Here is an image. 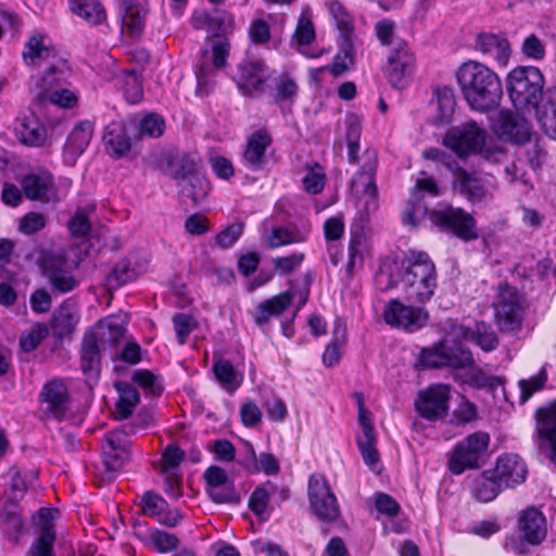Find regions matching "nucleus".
Wrapping results in <instances>:
<instances>
[{"label": "nucleus", "instance_id": "17", "mask_svg": "<svg viewBox=\"0 0 556 556\" xmlns=\"http://www.w3.org/2000/svg\"><path fill=\"white\" fill-rule=\"evenodd\" d=\"M25 197L31 201L55 203L61 201L53 175L48 170H39L25 175L21 181Z\"/></svg>", "mask_w": 556, "mask_h": 556}, {"label": "nucleus", "instance_id": "54", "mask_svg": "<svg viewBox=\"0 0 556 556\" xmlns=\"http://www.w3.org/2000/svg\"><path fill=\"white\" fill-rule=\"evenodd\" d=\"M208 33L212 36L220 37L231 34L235 29V18L226 11L216 10L211 13Z\"/></svg>", "mask_w": 556, "mask_h": 556}, {"label": "nucleus", "instance_id": "7", "mask_svg": "<svg viewBox=\"0 0 556 556\" xmlns=\"http://www.w3.org/2000/svg\"><path fill=\"white\" fill-rule=\"evenodd\" d=\"M485 139L486 131L476 122H469L451 128L443 139V144L459 157H467L470 154H478Z\"/></svg>", "mask_w": 556, "mask_h": 556}, {"label": "nucleus", "instance_id": "33", "mask_svg": "<svg viewBox=\"0 0 556 556\" xmlns=\"http://www.w3.org/2000/svg\"><path fill=\"white\" fill-rule=\"evenodd\" d=\"M105 349L98 341V337L92 331L85 334L81 342L80 361L81 370L85 375L97 377L100 371V352Z\"/></svg>", "mask_w": 556, "mask_h": 556}, {"label": "nucleus", "instance_id": "56", "mask_svg": "<svg viewBox=\"0 0 556 556\" xmlns=\"http://www.w3.org/2000/svg\"><path fill=\"white\" fill-rule=\"evenodd\" d=\"M538 118L545 130L556 138V89L548 90L546 102Z\"/></svg>", "mask_w": 556, "mask_h": 556}, {"label": "nucleus", "instance_id": "18", "mask_svg": "<svg viewBox=\"0 0 556 556\" xmlns=\"http://www.w3.org/2000/svg\"><path fill=\"white\" fill-rule=\"evenodd\" d=\"M130 441L124 430H113L105 434L102 444L103 464L108 471L115 472L129 458Z\"/></svg>", "mask_w": 556, "mask_h": 556}, {"label": "nucleus", "instance_id": "28", "mask_svg": "<svg viewBox=\"0 0 556 556\" xmlns=\"http://www.w3.org/2000/svg\"><path fill=\"white\" fill-rule=\"evenodd\" d=\"M271 144V137L267 130H257L253 132L247 141L245 149L243 152L242 161L243 164L252 169H263L265 165V152Z\"/></svg>", "mask_w": 556, "mask_h": 556}, {"label": "nucleus", "instance_id": "10", "mask_svg": "<svg viewBox=\"0 0 556 556\" xmlns=\"http://www.w3.org/2000/svg\"><path fill=\"white\" fill-rule=\"evenodd\" d=\"M492 130L503 142L522 144L530 140L531 126L522 115L501 110L492 121Z\"/></svg>", "mask_w": 556, "mask_h": 556}, {"label": "nucleus", "instance_id": "64", "mask_svg": "<svg viewBox=\"0 0 556 556\" xmlns=\"http://www.w3.org/2000/svg\"><path fill=\"white\" fill-rule=\"evenodd\" d=\"M189 185L190 189L187 190V195L192 199L194 204L202 202L211 190L210 182L200 173L189 179Z\"/></svg>", "mask_w": 556, "mask_h": 556}, {"label": "nucleus", "instance_id": "13", "mask_svg": "<svg viewBox=\"0 0 556 556\" xmlns=\"http://www.w3.org/2000/svg\"><path fill=\"white\" fill-rule=\"evenodd\" d=\"M420 363L425 368H467L473 364L471 352L459 346L447 348L443 342L434 349H424L420 354Z\"/></svg>", "mask_w": 556, "mask_h": 556}, {"label": "nucleus", "instance_id": "51", "mask_svg": "<svg viewBox=\"0 0 556 556\" xmlns=\"http://www.w3.org/2000/svg\"><path fill=\"white\" fill-rule=\"evenodd\" d=\"M305 174L302 177V185L306 192L311 194L320 193L326 184V174L323 166L318 163L305 165Z\"/></svg>", "mask_w": 556, "mask_h": 556}, {"label": "nucleus", "instance_id": "41", "mask_svg": "<svg viewBox=\"0 0 556 556\" xmlns=\"http://www.w3.org/2000/svg\"><path fill=\"white\" fill-rule=\"evenodd\" d=\"M115 389L118 393V399L115 404L116 414L119 418L126 419L132 414L134 408L138 405L140 395L136 388L129 382H116Z\"/></svg>", "mask_w": 556, "mask_h": 556}, {"label": "nucleus", "instance_id": "44", "mask_svg": "<svg viewBox=\"0 0 556 556\" xmlns=\"http://www.w3.org/2000/svg\"><path fill=\"white\" fill-rule=\"evenodd\" d=\"M306 238V230L294 227H274L266 237V243L270 249H278L283 245L303 242Z\"/></svg>", "mask_w": 556, "mask_h": 556}, {"label": "nucleus", "instance_id": "27", "mask_svg": "<svg viewBox=\"0 0 556 556\" xmlns=\"http://www.w3.org/2000/svg\"><path fill=\"white\" fill-rule=\"evenodd\" d=\"M43 275L49 280L52 289L60 293L70 292L78 286L77 279L65 268V262L55 256L45 260Z\"/></svg>", "mask_w": 556, "mask_h": 556}, {"label": "nucleus", "instance_id": "43", "mask_svg": "<svg viewBox=\"0 0 556 556\" xmlns=\"http://www.w3.org/2000/svg\"><path fill=\"white\" fill-rule=\"evenodd\" d=\"M433 105L437 110V115L433 117L434 124L440 126L448 123L456 105L453 90L447 87L439 88L433 99Z\"/></svg>", "mask_w": 556, "mask_h": 556}, {"label": "nucleus", "instance_id": "58", "mask_svg": "<svg viewBox=\"0 0 556 556\" xmlns=\"http://www.w3.org/2000/svg\"><path fill=\"white\" fill-rule=\"evenodd\" d=\"M547 381V372L545 367H542L538 375L529 379H522L518 382L520 389V401L526 403L533 393L542 390Z\"/></svg>", "mask_w": 556, "mask_h": 556}, {"label": "nucleus", "instance_id": "59", "mask_svg": "<svg viewBox=\"0 0 556 556\" xmlns=\"http://www.w3.org/2000/svg\"><path fill=\"white\" fill-rule=\"evenodd\" d=\"M173 326L177 341L184 345L190 333L198 327V321L188 314L177 313L173 316Z\"/></svg>", "mask_w": 556, "mask_h": 556}, {"label": "nucleus", "instance_id": "30", "mask_svg": "<svg viewBox=\"0 0 556 556\" xmlns=\"http://www.w3.org/2000/svg\"><path fill=\"white\" fill-rule=\"evenodd\" d=\"M140 506L146 516L154 517L167 527H175L181 519L179 511L167 510L166 501L154 492H146L141 497Z\"/></svg>", "mask_w": 556, "mask_h": 556}, {"label": "nucleus", "instance_id": "45", "mask_svg": "<svg viewBox=\"0 0 556 556\" xmlns=\"http://www.w3.org/2000/svg\"><path fill=\"white\" fill-rule=\"evenodd\" d=\"M346 340V330L343 323L339 319L334 321L332 330V342L326 346L323 354V363L327 367H331L339 363L342 354V349Z\"/></svg>", "mask_w": 556, "mask_h": 556}, {"label": "nucleus", "instance_id": "32", "mask_svg": "<svg viewBox=\"0 0 556 556\" xmlns=\"http://www.w3.org/2000/svg\"><path fill=\"white\" fill-rule=\"evenodd\" d=\"M535 166L527 155H518L504 166L505 180L513 186L533 189L532 175Z\"/></svg>", "mask_w": 556, "mask_h": 556}, {"label": "nucleus", "instance_id": "40", "mask_svg": "<svg viewBox=\"0 0 556 556\" xmlns=\"http://www.w3.org/2000/svg\"><path fill=\"white\" fill-rule=\"evenodd\" d=\"M108 153L114 157L124 156L130 150V139L121 124H110L103 135Z\"/></svg>", "mask_w": 556, "mask_h": 556}, {"label": "nucleus", "instance_id": "47", "mask_svg": "<svg viewBox=\"0 0 556 556\" xmlns=\"http://www.w3.org/2000/svg\"><path fill=\"white\" fill-rule=\"evenodd\" d=\"M0 526L10 540H16L24 522L16 504H5L0 509Z\"/></svg>", "mask_w": 556, "mask_h": 556}, {"label": "nucleus", "instance_id": "36", "mask_svg": "<svg viewBox=\"0 0 556 556\" xmlns=\"http://www.w3.org/2000/svg\"><path fill=\"white\" fill-rule=\"evenodd\" d=\"M16 132L25 146L39 148L48 143L47 129L35 115L23 117L16 127Z\"/></svg>", "mask_w": 556, "mask_h": 556}, {"label": "nucleus", "instance_id": "31", "mask_svg": "<svg viewBox=\"0 0 556 556\" xmlns=\"http://www.w3.org/2000/svg\"><path fill=\"white\" fill-rule=\"evenodd\" d=\"M121 11L122 31L126 30L134 38L141 36L148 14L147 5L135 0H123Z\"/></svg>", "mask_w": 556, "mask_h": 556}, {"label": "nucleus", "instance_id": "55", "mask_svg": "<svg viewBox=\"0 0 556 556\" xmlns=\"http://www.w3.org/2000/svg\"><path fill=\"white\" fill-rule=\"evenodd\" d=\"M77 323V314L75 304L66 301L54 313L52 325L54 328L63 332H70Z\"/></svg>", "mask_w": 556, "mask_h": 556}, {"label": "nucleus", "instance_id": "15", "mask_svg": "<svg viewBox=\"0 0 556 556\" xmlns=\"http://www.w3.org/2000/svg\"><path fill=\"white\" fill-rule=\"evenodd\" d=\"M415 56L406 45L390 51L383 67L384 75L394 88H404L415 72Z\"/></svg>", "mask_w": 556, "mask_h": 556}, {"label": "nucleus", "instance_id": "24", "mask_svg": "<svg viewBox=\"0 0 556 556\" xmlns=\"http://www.w3.org/2000/svg\"><path fill=\"white\" fill-rule=\"evenodd\" d=\"M518 532L527 543L541 544L547 534L546 519L543 513L533 507L521 511L518 518Z\"/></svg>", "mask_w": 556, "mask_h": 556}, {"label": "nucleus", "instance_id": "37", "mask_svg": "<svg viewBox=\"0 0 556 556\" xmlns=\"http://www.w3.org/2000/svg\"><path fill=\"white\" fill-rule=\"evenodd\" d=\"M242 465L252 473L263 471L266 475H274L280 469L279 462L273 454L262 453L257 457L250 443H245V456L242 460Z\"/></svg>", "mask_w": 556, "mask_h": 556}, {"label": "nucleus", "instance_id": "11", "mask_svg": "<svg viewBox=\"0 0 556 556\" xmlns=\"http://www.w3.org/2000/svg\"><path fill=\"white\" fill-rule=\"evenodd\" d=\"M428 318L429 315L425 308L406 305L399 300L389 301L383 311V319L389 326L407 332H415L422 328Z\"/></svg>", "mask_w": 556, "mask_h": 556}, {"label": "nucleus", "instance_id": "52", "mask_svg": "<svg viewBox=\"0 0 556 556\" xmlns=\"http://www.w3.org/2000/svg\"><path fill=\"white\" fill-rule=\"evenodd\" d=\"M400 266L395 261H384L380 266L375 276L376 287L384 292L397 283V276L400 274Z\"/></svg>", "mask_w": 556, "mask_h": 556}, {"label": "nucleus", "instance_id": "63", "mask_svg": "<svg viewBox=\"0 0 556 556\" xmlns=\"http://www.w3.org/2000/svg\"><path fill=\"white\" fill-rule=\"evenodd\" d=\"M8 476L11 480L8 498L10 503L15 504L24 497L25 492L27 490V484L24 477H22V473L17 468H11L8 471Z\"/></svg>", "mask_w": 556, "mask_h": 556}, {"label": "nucleus", "instance_id": "53", "mask_svg": "<svg viewBox=\"0 0 556 556\" xmlns=\"http://www.w3.org/2000/svg\"><path fill=\"white\" fill-rule=\"evenodd\" d=\"M428 206L422 202V199L416 200L412 195L402 213L403 223L409 227H417L427 216L430 219Z\"/></svg>", "mask_w": 556, "mask_h": 556}, {"label": "nucleus", "instance_id": "6", "mask_svg": "<svg viewBox=\"0 0 556 556\" xmlns=\"http://www.w3.org/2000/svg\"><path fill=\"white\" fill-rule=\"evenodd\" d=\"M430 222L442 231L452 232L463 240L478 238L473 217L463 208L446 206L433 210L430 213Z\"/></svg>", "mask_w": 556, "mask_h": 556}, {"label": "nucleus", "instance_id": "14", "mask_svg": "<svg viewBox=\"0 0 556 556\" xmlns=\"http://www.w3.org/2000/svg\"><path fill=\"white\" fill-rule=\"evenodd\" d=\"M72 70L66 59H56L39 74L30 78L29 88L37 99H42L53 89L68 86Z\"/></svg>", "mask_w": 556, "mask_h": 556}, {"label": "nucleus", "instance_id": "60", "mask_svg": "<svg viewBox=\"0 0 556 556\" xmlns=\"http://www.w3.org/2000/svg\"><path fill=\"white\" fill-rule=\"evenodd\" d=\"M49 329L45 324H36L20 339L21 349L24 352H31L37 349L41 341L48 336Z\"/></svg>", "mask_w": 556, "mask_h": 556}, {"label": "nucleus", "instance_id": "62", "mask_svg": "<svg viewBox=\"0 0 556 556\" xmlns=\"http://www.w3.org/2000/svg\"><path fill=\"white\" fill-rule=\"evenodd\" d=\"M466 382L475 388L495 390L503 384V379L500 377L488 376L479 368H472L467 374Z\"/></svg>", "mask_w": 556, "mask_h": 556}, {"label": "nucleus", "instance_id": "4", "mask_svg": "<svg viewBox=\"0 0 556 556\" xmlns=\"http://www.w3.org/2000/svg\"><path fill=\"white\" fill-rule=\"evenodd\" d=\"M490 435L484 431H476L457 442L450 453L448 469L454 475H462L468 469L480 468L486 457Z\"/></svg>", "mask_w": 556, "mask_h": 556}, {"label": "nucleus", "instance_id": "57", "mask_svg": "<svg viewBox=\"0 0 556 556\" xmlns=\"http://www.w3.org/2000/svg\"><path fill=\"white\" fill-rule=\"evenodd\" d=\"M139 137L157 138L165 129L164 119L154 113L142 116L138 122Z\"/></svg>", "mask_w": 556, "mask_h": 556}, {"label": "nucleus", "instance_id": "38", "mask_svg": "<svg viewBox=\"0 0 556 556\" xmlns=\"http://www.w3.org/2000/svg\"><path fill=\"white\" fill-rule=\"evenodd\" d=\"M502 488L504 486L494 476L493 470H489L473 479L470 491L475 498L486 503L493 501Z\"/></svg>", "mask_w": 556, "mask_h": 556}, {"label": "nucleus", "instance_id": "29", "mask_svg": "<svg viewBox=\"0 0 556 556\" xmlns=\"http://www.w3.org/2000/svg\"><path fill=\"white\" fill-rule=\"evenodd\" d=\"M454 175V188L470 202H481L490 195V186L484 179L462 168H456Z\"/></svg>", "mask_w": 556, "mask_h": 556}, {"label": "nucleus", "instance_id": "49", "mask_svg": "<svg viewBox=\"0 0 556 556\" xmlns=\"http://www.w3.org/2000/svg\"><path fill=\"white\" fill-rule=\"evenodd\" d=\"M200 166L201 160L198 154H184L172 162L170 174L175 179H190L199 173Z\"/></svg>", "mask_w": 556, "mask_h": 556}, {"label": "nucleus", "instance_id": "46", "mask_svg": "<svg viewBox=\"0 0 556 556\" xmlns=\"http://www.w3.org/2000/svg\"><path fill=\"white\" fill-rule=\"evenodd\" d=\"M97 334L102 346L116 344L125 333V326L110 317L101 320L92 330Z\"/></svg>", "mask_w": 556, "mask_h": 556}, {"label": "nucleus", "instance_id": "25", "mask_svg": "<svg viewBox=\"0 0 556 556\" xmlns=\"http://www.w3.org/2000/svg\"><path fill=\"white\" fill-rule=\"evenodd\" d=\"M58 514L59 511L52 508H41L38 510L35 520L40 527V535L31 545V556H54L53 543L55 533L53 531L52 520Z\"/></svg>", "mask_w": 556, "mask_h": 556}, {"label": "nucleus", "instance_id": "48", "mask_svg": "<svg viewBox=\"0 0 556 556\" xmlns=\"http://www.w3.org/2000/svg\"><path fill=\"white\" fill-rule=\"evenodd\" d=\"M277 492L278 488L269 481L257 486L249 498L250 509L258 517L267 518L269 500Z\"/></svg>", "mask_w": 556, "mask_h": 556}, {"label": "nucleus", "instance_id": "61", "mask_svg": "<svg viewBox=\"0 0 556 556\" xmlns=\"http://www.w3.org/2000/svg\"><path fill=\"white\" fill-rule=\"evenodd\" d=\"M475 340L483 351L490 352L497 348L498 339L491 326L485 323H477L475 328Z\"/></svg>", "mask_w": 556, "mask_h": 556}, {"label": "nucleus", "instance_id": "1", "mask_svg": "<svg viewBox=\"0 0 556 556\" xmlns=\"http://www.w3.org/2000/svg\"><path fill=\"white\" fill-rule=\"evenodd\" d=\"M456 78L471 110L486 113L500 105L503 98L501 78L485 64L467 61L458 67Z\"/></svg>", "mask_w": 556, "mask_h": 556}, {"label": "nucleus", "instance_id": "42", "mask_svg": "<svg viewBox=\"0 0 556 556\" xmlns=\"http://www.w3.org/2000/svg\"><path fill=\"white\" fill-rule=\"evenodd\" d=\"M147 266L148 261L146 258L137 260L129 256L116 264L112 276L118 285H124L142 275Z\"/></svg>", "mask_w": 556, "mask_h": 556}, {"label": "nucleus", "instance_id": "20", "mask_svg": "<svg viewBox=\"0 0 556 556\" xmlns=\"http://www.w3.org/2000/svg\"><path fill=\"white\" fill-rule=\"evenodd\" d=\"M23 59L27 65H40L53 63L56 59H63L52 39L42 33H33L23 50Z\"/></svg>", "mask_w": 556, "mask_h": 556}, {"label": "nucleus", "instance_id": "5", "mask_svg": "<svg viewBox=\"0 0 556 556\" xmlns=\"http://www.w3.org/2000/svg\"><path fill=\"white\" fill-rule=\"evenodd\" d=\"M493 306L495 321L502 331H515L520 328L522 304L521 296L516 288L507 282L500 283Z\"/></svg>", "mask_w": 556, "mask_h": 556}, {"label": "nucleus", "instance_id": "35", "mask_svg": "<svg viewBox=\"0 0 556 556\" xmlns=\"http://www.w3.org/2000/svg\"><path fill=\"white\" fill-rule=\"evenodd\" d=\"M540 447L556 462V400L551 404L544 418L538 424Z\"/></svg>", "mask_w": 556, "mask_h": 556}, {"label": "nucleus", "instance_id": "26", "mask_svg": "<svg viewBox=\"0 0 556 556\" xmlns=\"http://www.w3.org/2000/svg\"><path fill=\"white\" fill-rule=\"evenodd\" d=\"M93 135V126L84 121L74 126L63 148V160L73 166L89 146Z\"/></svg>", "mask_w": 556, "mask_h": 556}, {"label": "nucleus", "instance_id": "50", "mask_svg": "<svg viewBox=\"0 0 556 556\" xmlns=\"http://www.w3.org/2000/svg\"><path fill=\"white\" fill-rule=\"evenodd\" d=\"M216 379L229 392H233L241 384L242 378L227 359H218L213 365Z\"/></svg>", "mask_w": 556, "mask_h": 556}, {"label": "nucleus", "instance_id": "3", "mask_svg": "<svg viewBox=\"0 0 556 556\" xmlns=\"http://www.w3.org/2000/svg\"><path fill=\"white\" fill-rule=\"evenodd\" d=\"M544 77L534 66H518L507 76V91L517 111L540 114L539 103L543 98Z\"/></svg>", "mask_w": 556, "mask_h": 556}, {"label": "nucleus", "instance_id": "12", "mask_svg": "<svg viewBox=\"0 0 556 556\" xmlns=\"http://www.w3.org/2000/svg\"><path fill=\"white\" fill-rule=\"evenodd\" d=\"M451 388L447 384H432L424 391L418 392L415 400V408L418 414L429 420L435 421L446 417Z\"/></svg>", "mask_w": 556, "mask_h": 556}, {"label": "nucleus", "instance_id": "21", "mask_svg": "<svg viewBox=\"0 0 556 556\" xmlns=\"http://www.w3.org/2000/svg\"><path fill=\"white\" fill-rule=\"evenodd\" d=\"M210 497L216 503H238L240 496L225 469L211 466L204 472Z\"/></svg>", "mask_w": 556, "mask_h": 556}, {"label": "nucleus", "instance_id": "34", "mask_svg": "<svg viewBox=\"0 0 556 556\" xmlns=\"http://www.w3.org/2000/svg\"><path fill=\"white\" fill-rule=\"evenodd\" d=\"M295 292L288 290L273 296L258 304L254 315V321L258 325H265L274 316L281 315L291 304Z\"/></svg>", "mask_w": 556, "mask_h": 556}, {"label": "nucleus", "instance_id": "8", "mask_svg": "<svg viewBox=\"0 0 556 556\" xmlns=\"http://www.w3.org/2000/svg\"><path fill=\"white\" fill-rule=\"evenodd\" d=\"M363 157L364 164L352 180V191L359 200L364 201V210L369 213L377 208L378 190L375 184L378 166L377 152L366 150Z\"/></svg>", "mask_w": 556, "mask_h": 556}, {"label": "nucleus", "instance_id": "2", "mask_svg": "<svg viewBox=\"0 0 556 556\" xmlns=\"http://www.w3.org/2000/svg\"><path fill=\"white\" fill-rule=\"evenodd\" d=\"M404 269L400 285L407 301L426 303L434 294L438 287L435 265L422 251H409L402 263Z\"/></svg>", "mask_w": 556, "mask_h": 556}, {"label": "nucleus", "instance_id": "23", "mask_svg": "<svg viewBox=\"0 0 556 556\" xmlns=\"http://www.w3.org/2000/svg\"><path fill=\"white\" fill-rule=\"evenodd\" d=\"M493 472L504 488H514L525 482L528 468L519 455L503 454L497 458Z\"/></svg>", "mask_w": 556, "mask_h": 556}, {"label": "nucleus", "instance_id": "9", "mask_svg": "<svg viewBox=\"0 0 556 556\" xmlns=\"http://www.w3.org/2000/svg\"><path fill=\"white\" fill-rule=\"evenodd\" d=\"M308 498L314 514L321 520L334 521L340 516L336 495L323 475L314 473L308 480Z\"/></svg>", "mask_w": 556, "mask_h": 556}, {"label": "nucleus", "instance_id": "16", "mask_svg": "<svg viewBox=\"0 0 556 556\" xmlns=\"http://www.w3.org/2000/svg\"><path fill=\"white\" fill-rule=\"evenodd\" d=\"M269 68L261 61H247L238 66L237 85L244 96L258 97L265 92Z\"/></svg>", "mask_w": 556, "mask_h": 556}, {"label": "nucleus", "instance_id": "39", "mask_svg": "<svg viewBox=\"0 0 556 556\" xmlns=\"http://www.w3.org/2000/svg\"><path fill=\"white\" fill-rule=\"evenodd\" d=\"M68 5L73 14L91 26L99 25L106 18L105 10L99 0H71Z\"/></svg>", "mask_w": 556, "mask_h": 556}, {"label": "nucleus", "instance_id": "22", "mask_svg": "<svg viewBox=\"0 0 556 556\" xmlns=\"http://www.w3.org/2000/svg\"><path fill=\"white\" fill-rule=\"evenodd\" d=\"M475 49L501 67L507 66L511 53L510 43L503 34H478Z\"/></svg>", "mask_w": 556, "mask_h": 556}, {"label": "nucleus", "instance_id": "19", "mask_svg": "<svg viewBox=\"0 0 556 556\" xmlns=\"http://www.w3.org/2000/svg\"><path fill=\"white\" fill-rule=\"evenodd\" d=\"M42 412L48 418L62 420L68 409V391L63 380L47 382L40 392Z\"/></svg>", "mask_w": 556, "mask_h": 556}]
</instances>
